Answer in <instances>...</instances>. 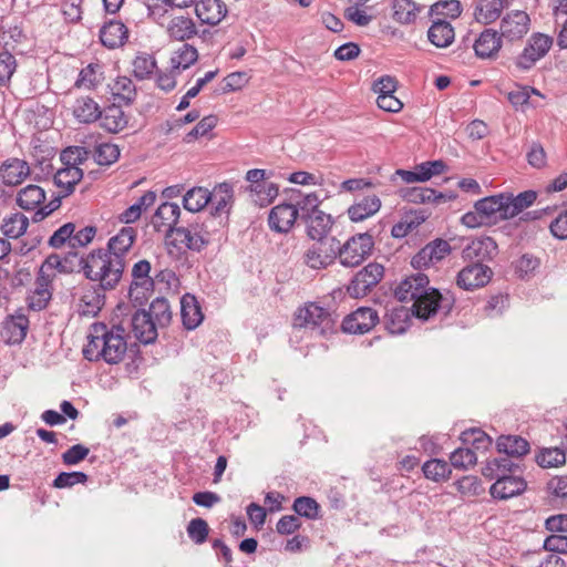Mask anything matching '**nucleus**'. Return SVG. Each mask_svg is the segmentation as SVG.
<instances>
[{"label":"nucleus","instance_id":"2","mask_svg":"<svg viewBox=\"0 0 567 567\" xmlns=\"http://www.w3.org/2000/svg\"><path fill=\"white\" fill-rule=\"evenodd\" d=\"M92 329L94 334L90 337L89 343L83 349V357L87 361L103 360L107 364H117L127 355L131 361L126 363V371L137 372L143 362L138 343L128 344L125 336L107 332V326L103 322L93 323Z\"/></svg>","mask_w":567,"mask_h":567},{"label":"nucleus","instance_id":"10","mask_svg":"<svg viewBox=\"0 0 567 567\" xmlns=\"http://www.w3.org/2000/svg\"><path fill=\"white\" fill-rule=\"evenodd\" d=\"M498 255L496 240L491 236H481L471 239L462 250L465 262L486 264Z\"/></svg>","mask_w":567,"mask_h":567},{"label":"nucleus","instance_id":"37","mask_svg":"<svg viewBox=\"0 0 567 567\" xmlns=\"http://www.w3.org/2000/svg\"><path fill=\"white\" fill-rule=\"evenodd\" d=\"M380 207V198L377 195H370L352 204L347 213L351 221L359 223L374 215Z\"/></svg>","mask_w":567,"mask_h":567},{"label":"nucleus","instance_id":"12","mask_svg":"<svg viewBox=\"0 0 567 567\" xmlns=\"http://www.w3.org/2000/svg\"><path fill=\"white\" fill-rule=\"evenodd\" d=\"M378 311L371 307H360L344 317L341 330L351 334H364L379 322Z\"/></svg>","mask_w":567,"mask_h":567},{"label":"nucleus","instance_id":"31","mask_svg":"<svg viewBox=\"0 0 567 567\" xmlns=\"http://www.w3.org/2000/svg\"><path fill=\"white\" fill-rule=\"evenodd\" d=\"M412 313L409 308L400 306L389 310L383 319L385 329L391 334L404 333L411 324Z\"/></svg>","mask_w":567,"mask_h":567},{"label":"nucleus","instance_id":"62","mask_svg":"<svg viewBox=\"0 0 567 567\" xmlns=\"http://www.w3.org/2000/svg\"><path fill=\"white\" fill-rule=\"evenodd\" d=\"M186 532L192 542L196 545H202L208 538L209 526L204 518L196 517L188 523Z\"/></svg>","mask_w":567,"mask_h":567},{"label":"nucleus","instance_id":"60","mask_svg":"<svg viewBox=\"0 0 567 567\" xmlns=\"http://www.w3.org/2000/svg\"><path fill=\"white\" fill-rule=\"evenodd\" d=\"M462 13V6L458 0H443L432 4L429 9L427 16H447L456 19Z\"/></svg>","mask_w":567,"mask_h":567},{"label":"nucleus","instance_id":"22","mask_svg":"<svg viewBox=\"0 0 567 567\" xmlns=\"http://www.w3.org/2000/svg\"><path fill=\"white\" fill-rule=\"evenodd\" d=\"M181 217V208L177 204L165 202L158 206L154 216L153 225L157 230L166 227V237L173 236L175 228H178L177 223Z\"/></svg>","mask_w":567,"mask_h":567},{"label":"nucleus","instance_id":"61","mask_svg":"<svg viewBox=\"0 0 567 567\" xmlns=\"http://www.w3.org/2000/svg\"><path fill=\"white\" fill-rule=\"evenodd\" d=\"M432 194L434 188L413 186L401 190L403 200L412 204H427L432 203Z\"/></svg>","mask_w":567,"mask_h":567},{"label":"nucleus","instance_id":"26","mask_svg":"<svg viewBox=\"0 0 567 567\" xmlns=\"http://www.w3.org/2000/svg\"><path fill=\"white\" fill-rule=\"evenodd\" d=\"M480 59L493 58L502 47V37L493 29H485L472 44Z\"/></svg>","mask_w":567,"mask_h":567},{"label":"nucleus","instance_id":"8","mask_svg":"<svg viewBox=\"0 0 567 567\" xmlns=\"http://www.w3.org/2000/svg\"><path fill=\"white\" fill-rule=\"evenodd\" d=\"M194 230L199 236H203V239L207 240V246L213 243H220L226 237V229L228 226V217L221 215H215L213 213H208L205 215H199L189 220Z\"/></svg>","mask_w":567,"mask_h":567},{"label":"nucleus","instance_id":"56","mask_svg":"<svg viewBox=\"0 0 567 567\" xmlns=\"http://www.w3.org/2000/svg\"><path fill=\"white\" fill-rule=\"evenodd\" d=\"M156 68V60L152 54L140 53L133 60V74L137 80L148 79Z\"/></svg>","mask_w":567,"mask_h":567},{"label":"nucleus","instance_id":"45","mask_svg":"<svg viewBox=\"0 0 567 567\" xmlns=\"http://www.w3.org/2000/svg\"><path fill=\"white\" fill-rule=\"evenodd\" d=\"M155 199L156 194L153 190L145 192L133 205L120 214V221L124 224L135 223L141 217L143 210L155 203Z\"/></svg>","mask_w":567,"mask_h":567},{"label":"nucleus","instance_id":"16","mask_svg":"<svg viewBox=\"0 0 567 567\" xmlns=\"http://www.w3.org/2000/svg\"><path fill=\"white\" fill-rule=\"evenodd\" d=\"M131 326L135 338L143 344H152L157 339V323L152 319L145 308H138L131 318Z\"/></svg>","mask_w":567,"mask_h":567},{"label":"nucleus","instance_id":"51","mask_svg":"<svg viewBox=\"0 0 567 567\" xmlns=\"http://www.w3.org/2000/svg\"><path fill=\"white\" fill-rule=\"evenodd\" d=\"M535 462L543 468L558 467L566 463V452L559 447H542L535 454Z\"/></svg>","mask_w":567,"mask_h":567},{"label":"nucleus","instance_id":"29","mask_svg":"<svg viewBox=\"0 0 567 567\" xmlns=\"http://www.w3.org/2000/svg\"><path fill=\"white\" fill-rule=\"evenodd\" d=\"M289 200L292 203V206L298 208L299 218L305 221L307 218L315 215L317 212H320L319 206L321 204V199L313 192L303 195L299 189H291V194Z\"/></svg>","mask_w":567,"mask_h":567},{"label":"nucleus","instance_id":"44","mask_svg":"<svg viewBox=\"0 0 567 567\" xmlns=\"http://www.w3.org/2000/svg\"><path fill=\"white\" fill-rule=\"evenodd\" d=\"M102 110L99 104L89 96L76 100L73 114L81 123L90 124L100 120Z\"/></svg>","mask_w":567,"mask_h":567},{"label":"nucleus","instance_id":"52","mask_svg":"<svg viewBox=\"0 0 567 567\" xmlns=\"http://www.w3.org/2000/svg\"><path fill=\"white\" fill-rule=\"evenodd\" d=\"M146 312H150L152 319L159 328L168 327L172 321V310L168 300L164 297L155 298Z\"/></svg>","mask_w":567,"mask_h":567},{"label":"nucleus","instance_id":"23","mask_svg":"<svg viewBox=\"0 0 567 567\" xmlns=\"http://www.w3.org/2000/svg\"><path fill=\"white\" fill-rule=\"evenodd\" d=\"M194 4L199 21L209 25H217L228 12L221 0H196Z\"/></svg>","mask_w":567,"mask_h":567},{"label":"nucleus","instance_id":"13","mask_svg":"<svg viewBox=\"0 0 567 567\" xmlns=\"http://www.w3.org/2000/svg\"><path fill=\"white\" fill-rule=\"evenodd\" d=\"M298 208L289 200L274 206L268 215V226L277 234H287L299 218Z\"/></svg>","mask_w":567,"mask_h":567},{"label":"nucleus","instance_id":"3","mask_svg":"<svg viewBox=\"0 0 567 567\" xmlns=\"http://www.w3.org/2000/svg\"><path fill=\"white\" fill-rule=\"evenodd\" d=\"M83 267L85 279L100 287V291H111L117 287L123 277L125 260L110 256L109 250L95 248L86 254V262Z\"/></svg>","mask_w":567,"mask_h":567},{"label":"nucleus","instance_id":"55","mask_svg":"<svg viewBox=\"0 0 567 567\" xmlns=\"http://www.w3.org/2000/svg\"><path fill=\"white\" fill-rule=\"evenodd\" d=\"M292 509L297 516L317 519L319 518L320 505L310 496H299L293 501Z\"/></svg>","mask_w":567,"mask_h":567},{"label":"nucleus","instance_id":"64","mask_svg":"<svg viewBox=\"0 0 567 567\" xmlns=\"http://www.w3.org/2000/svg\"><path fill=\"white\" fill-rule=\"evenodd\" d=\"M89 480V475L84 472H60L52 482L54 488H69L75 484H84Z\"/></svg>","mask_w":567,"mask_h":567},{"label":"nucleus","instance_id":"15","mask_svg":"<svg viewBox=\"0 0 567 567\" xmlns=\"http://www.w3.org/2000/svg\"><path fill=\"white\" fill-rule=\"evenodd\" d=\"M474 208L482 214L488 225L508 219L504 192L476 200Z\"/></svg>","mask_w":567,"mask_h":567},{"label":"nucleus","instance_id":"35","mask_svg":"<svg viewBox=\"0 0 567 567\" xmlns=\"http://www.w3.org/2000/svg\"><path fill=\"white\" fill-rule=\"evenodd\" d=\"M101 126L110 133H118L127 126L128 118L120 105L111 104L101 112Z\"/></svg>","mask_w":567,"mask_h":567},{"label":"nucleus","instance_id":"11","mask_svg":"<svg viewBox=\"0 0 567 567\" xmlns=\"http://www.w3.org/2000/svg\"><path fill=\"white\" fill-rule=\"evenodd\" d=\"M337 258L338 239L332 237L330 243L321 239L313 244L303 256L305 264L312 269H322L331 265Z\"/></svg>","mask_w":567,"mask_h":567},{"label":"nucleus","instance_id":"17","mask_svg":"<svg viewBox=\"0 0 567 567\" xmlns=\"http://www.w3.org/2000/svg\"><path fill=\"white\" fill-rule=\"evenodd\" d=\"M526 487V481L515 473L508 476H499L489 487V494L495 499L505 501L523 494Z\"/></svg>","mask_w":567,"mask_h":567},{"label":"nucleus","instance_id":"43","mask_svg":"<svg viewBox=\"0 0 567 567\" xmlns=\"http://www.w3.org/2000/svg\"><path fill=\"white\" fill-rule=\"evenodd\" d=\"M422 472L426 480L442 483L450 480L452 466L445 460L431 458L422 465Z\"/></svg>","mask_w":567,"mask_h":567},{"label":"nucleus","instance_id":"30","mask_svg":"<svg viewBox=\"0 0 567 567\" xmlns=\"http://www.w3.org/2000/svg\"><path fill=\"white\" fill-rule=\"evenodd\" d=\"M186 224V226L175 228L173 233L175 238L171 244L176 246V243H179L188 250L200 252L207 247V240L203 239V236H199L196 230H194V226L189 220H187Z\"/></svg>","mask_w":567,"mask_h":567},{"label":"nucleus","instance_id":"63","mask_svg":"<svg viewBox=\"0 0 567 567\" xmlns=\"http://www.w3.org/2000/svg\"><path fill=\"white\" fill-rule=\"evenodd\" d=\"M218 118L216 115H207L203 117L183 138L185 143H192L199 136L207 135L213 128L216 127Z\"/></svg>","mask_w":567,"mask_h":567},{"label":"nucleus","instance_id":"33","mask_svg":"<svg viewBox=\"0 0 567 567\" xmlns=\"http://www.w3.org/2000/svg\"><path fill=\"white\" fill-rule=\"evenodd\" d=\"M166 32L171 40L186 41L197 34V28L192 18L178 16L171 19Z\"/></svg>","mask_w":567,"mask_h":567},{"label":"nucleus","instance_id":"36","mask_svg":"<svg viewBox=\"0 0 567 567\" xmlns=\"http://www.w3.org/2000/svg\"><path fill=\"white\" fill-rule=\"evenodd\" d=\"M105 293L106 291H100V287L96 285H92L89 289H85L81 297V316H97L105 305Z\"/></svg>","mask_w":567,"mask_h":567},{"label":"nucleus","instance_id":"9","mask_svg":"<svg viewBox=\"0 0 567 567\" xmlns=\"http://www.w3.org/2000/svg\"><path fill=\"white\" fill-rule=\"evenodd\" d=\"M494 276L493 269L486 264L466 262L456 276V285L466 291L487 286Z\"/></svg>","mask_w":567,"mask_h":567},{"label":"nucleus","instance_id":"57","mask_svg":"<svg viewBox=\"0 0 567 567\" xmlns=\"http://www.w3.org/2000/svg\"><path fill=\"white\" fill-rule=\"evenodd\" d=\"M120 148L116 144L101 143L95 146L94 161L101 166H110L120 157Z\"/></svg>","mask_w":567,"mask_h":567},{"label":"nucleus","instance_id":"7","mask_svg":"<svg viewBox=\"0 0 567 567\" xmlns=\"http://www.w3.org/2000/svg\"><path fill=\"white\" fill-rule=\"evenodd\" d=\"M551 45V37L539 32L532 34L523 52L516 58L515 65L522 71L532 69L548 53Z\"/></svg>","mask_w":567,"mask_h":567},{"label":"nucleus","instance_id":"25","mask_svg":"<svg viewBox=\"0 0 567 567\" xmlns=\"http://www.w3.org/2000/svg\"><path fill=\"white\" fill-rule=\"evenodd\" d=\"M496 451L508 457L520 458L529 453V442L520 435H499L496 440Z\"/></svg>","mask_w":567,"mask_h":567},{"label":"nucleus","instance_id":"32","mask_svg":"<svg viewBox=\"0 0 567 567\" xmlns=\"http://www.w3.org/2000/svg\"><path fill=\"white\" fill-rule=\"evenodd\" d=\"M509 4L508 0H477L474 16L477 22L489 24L496 21Z\"/></svg>","mask_w":567,"mask_h":567},{"label":"nucleus","instance_id":"42","mask_svg":"<svg viewBox=\"0 0 567 567\" xmlns=\"http://www.w3.org/2000/svg\"><path fill=\"white\" fill-rule=\"evenodd\" d=\"M45 200V192L38 185H28L17 195V204L24 210H37Z\"/></svg>","mask_w":567,"mask_h":567},{"label":"nucleus","instance_id":"4","mask_svg":"<svg viewBox=\"0 0 567 567\" xmlns=\"http://www.w3.org/2000/svg\"><path fill=\"white\" fill-rule=\"evenodd\" d=\"M378 235L377 227H372L365 233L351 236L343 245L338 240L340 264L344 267L361 265L372 254L374 237Z\"/></svg>","mask_w":567,"mask_h":567},{"label":"nucleus","instance_id":"41","mask_svg":"<svg viewBox=\"0 0 567 567\" xmlns=\"http://www.w3.org/2000/svg\"><path fill=\"white\" fill-rule=\"evenodd\" d=\"M83 169L80 167L63 166L53 176V183L56 187L64 190V195H72L76 184L83 178Z\"/></svg>","mask_w":567,"mask_h":567},{"label":"nucleus","instance_id":"20","mask_svg":"<svg viewBox=\"0 0 567 567\" xmlns=\"http://www.w3.org/2000/svg\"><path fill=\"white\" fill-rule=\"evenodd\" d=\"M137 237V231L131 226L121 228V230L111 237L105 248L101 250H109L110 256L125 260V255L130 251Z\"/></svg>","mask_w":567,"mask_h":567},{"label":"nucleus","instance_id":"21","mask_svg":"<svg viewBox=\"0 0 567 567\" xmlns=\"http://www.w3.org/2000/svg\"><path fill=\"white\" fill-rule=\"evenodd\" d=\"M99 37L103 47L107 49L121 48L128 39V29L122 21L110 20L102 25Z\"/></svg>","mask_w":567,"mask_h":567},{"label":"nucleus","instance_id":"46","mask_svg":"<svg viewBox=\"0 0 567 567\" xmlns=\"http://www.w3.org/2000/svg\"><path fill=\"white\" fill-rule=\"evenodd\" d=\"M29 226V219L22 213H11L4 217L1 224V233L7 238L17 239L24 235Z\"/></svg>","mask_w":567,"mask_h":567},{"label":"nucleus","instance_id":"58","mask_svg":"<svg viewBox=\"0 0 567 567\" xmlns=\"http://www.w3.org/2000/svg\"><path fill=\"white\" fill-rule=\"evenodd\" d=\"M113 90L115 91L114 95L123 101L125 105H131L136 99V87L127 76H118Z\"/></svg>","mask_w":567,"mask_h":567},{"label":"nucleus","instance_id":"59","mask_svg":"<svg viewBox=\"0 0 567 567\" xmlns=\"http://www.w3.org/2000/svg\"><path fill=\"white\" fill-rule=\"evenodd\" d=\"M450 461L451 466L458 470H467L468 466L476 464L477 457L474 450L464 445L451 453Z\"/></svg>","mask_w":567,"mask_h":567},{"label":"nucleus","instance_id":"50","mask_svg":"<svg viewBox=\"0 0 567 567\" xmlns=\"http://www.w3.org/2000/svg\"><path fill=\"white\" fill-rule=\"evenodd\" d=\"M209 190L205 187H193L183 197V206L190 213H198L209 204Z\"/></svg>","mask_w":567,"mask_h":567},{"label":"nucleus","instance_id":"27","mask_svg":"<svg viewBox=\"0 0 567 567\" xmlns=\"http://www.w3.org/2000/svg\"><path fill=\"white\" fill-rule=\"evenodd\" d=\"M181 317L187 330L196 329L203 321L202 308L194 295L187 292L181 298Z\"/></svg>","mask_w":567,"mask_h":567},{"label":"nucleus","instance_id":"6","mask_svg":"<svg viewBox=\"0 0 567 567\" xmlns=\"http://www.w3.org/2000/svg\"><path fill=\"white\" fill-rule=\"evenodd\" d=\"M384 276V267L379 262H370L359 270L347 287L352 298H361L368 295Z\"/></svg>","mask_w":567,"mask_h":567},{"label":"nucleus","instance_id":"53","mask_svg":"<svg viewBox=\"0 0 567 567\" xmlns=\"http://www.w3.org/2000/svg\"><path fill=\"white\" fill-rule=\"evenodd\" d=\"M249 192L255 205L266 207L278 196L279 187L277 184L270 182L267 185L249 186Z\"/></svg>","mask_w":567,"mask_h":567},{"label":"nucleus","instance_id":"28","mask_svg":"<svg viewBox=\"0 0 567 567\" xmlns=\"http://www.w3.org/2000/svg\"><path fill=\"white\" fill-rule=\"evenodd\" d=\"M515 473H522L520 465L514 463L508 457H494L487 460L482 467V475L487 480L497 481L499 476H508Z\"/></svg>","mask_w":567,"mask_h":567},{"label":"nucleus","instance_id":"47","mask_svg":"<svg viewBox=\"0 0 567 567\" xmlns=\"http://www.w3.org/2000/svg\"><path fill=\"white\" fill-rule=\"evenodd\" d=\"M463 445L475 451H487L493 441L492 437L480 427H471L460 435Z\"/></svg>","mask_w":567,"mask_h":567},{"label":"nucleus","instance_id":"39","mask_svg":"<svg viewBox=\"0 0 567 567\" xmlns=\"http://www.w3.org/2000/svg\"><path fill=\"white\" fill-rule=\"evenodd\" d=\"M303 223L307 225V235L309 238L320 241L321 239H326L333 225V219L331 215L320 210L311 215V217H309V219L307 218Z\"/></svg>","mask_w":567,"mask_h":567},{"label":"nucleus","instance_id":"34","mask_svg":"<svg viewBox=\"0 0 567 567\" xmlns=\"http://www.w3.org/2000/svg\"><path fill=\"white\" fill-rule=\"evenodd\" d=\"M454 38V28L446 20L437 19L433 21L427 30V39L436 48L450 47L453 43Z\"/></svg>","mask_w":567,"mask_h":567},{"label":"nucleus","instance_id":"38","mask_svg":"<svg viewBox=\"0 0 567 567\" xmlns=\"http://www.w3.org/2000/svg\"><path fill=\"white\" fill-rule=\"evenodd\" d=\"M508 219L519 215L524 209L530 207L537 199V192L533 189L524 190L517 195L504 192Z\"/></svg>","mask_w":567,"mask_h":567},{"label":"nucleus","instance_id":"54","mask_svg":"<svg viewBox=\"0 0 567 567\" xmlns=\"http://www.w3.org/2000/svg\"><path fill=\"white\" fill-rule=\"evenodd\" d=\"M540 266V259L533 254H523L513 262L514 272L517 278L527 280L535 275L536 269Z\"/></svg>","mask_w":567,"mask_h":567},{"label":"nucleus","instance_id":"18","mask_svg":"<svg viewBox=\"0 0 567 567\" xmlns=\"http://www.w3.org/2000/svg\"><path fill=\"white\" fill-rule=\"evenodd\" d=\"M29 318L21 313L16 312L9 315L2 322L1 337L8 344H21L29 330Z\"/></svg>","mask_w":567,"mask_h":567},{"label":"nucleus","instance_id":"40","mask_svg":"<svg viewBox=\"0 0 567 567\" xmlns=\"http://www.w3.org/2000/svg\"><path fill=\"white\" fill-rule=\"evenodd\" d=\"M425 7L414 2L413 0H393L392 18L400 24H412L416 21L417 14Z\"/></svg>","mask_w":567,"mask_h":567},{"label":"nucleus","instance_id":"1","mask_svg":"<svg viewBox=\"0 0 567 567\" xmlns=\"http://www.w3.org/2000/svg\"><path fill=\"white\" fill-rule=\"evenodd\" d=\"M430 279L423 272H416L405 277L394 288V297L401 301H413L410 311L412 316L423 322L429 321L439 311L447 316L455 303L451 291L441 292L437 288L430 287Z\"/></svg>","mask_w":567,"mask_h":567},{"label":"nucleus","instance_id":"19","mask_svg":"<svg viewBox=\"0 0 567 567\" xmlns=\"http://www.w3.org/2000/svg\"><path fill=\"white\" fill-rule=\"evenodd\" d=\"M210 212L215 215L227 216L229 218L230 210L234 205V187L233 184L224 182L217 184L209 192Z\"/></svg>","mask_w":567,"mask_h":567},{"label":"nucleus","instance_id":"5","mask_svg":"<svg viewBox=\"0 0 567 567\" xmlns=\"http://www.w3.org/2000/svg\"><path fill=\"white\" fill-rule=\"evenodd\" d=\"M295 328H306L318 337H327L336 331V319L316 302L299 308L293 316Z\"/></svg>","mask_w":567,"mask_h":567},{"label":"nucleus","instance_id":"49","mask_svg":"<svg viewBox=\"0 0 567 567\" xmlns=\"http://www.w3.org/2000/svg\"><path fill=\"white\" fill-rule=\"evenodd\" d=\"M198 60V51L195 47L184 43L179 47L171 58V68L173 71L179 72L186 70Z\"/></svg>","mask_w":567,"mask_h":567},{"label":"nucleus","instance_id":"24","mask_svg":"<svg viewBox=\"0 0 567 567\" xmlns=\"http://www.w3.org/2000/svg\"><path fill=\"white\" fill-rule=\"evenodd\" d=\"M30 174L29 164L19 158H9L0 166V178L4 185L16 186Z\"/></svg>","mask_w":567,"mask_h":567},{"label":"nucleus","instance_id":"14","mask_svg":"<svg viewBox=\"0 0 567 567\" xmlns=\"http://www.w3.org/2000/svg\"><path fill=\"white\" fill-rule=\"evenodd\" d=\"M529 25V16L525 11L514 10L502 19L498 35L509 42L520 40L528 32Z\"/></svg>","mask_w":567,"mask_h":567},{"label":"nucleus","instance_id":"48","mask_svg":"<svg viewBox=\"0 0 567 567\" xmlns=\"http://www.w3.org/2000/svg\"><path fill=\"white\" fill-rule=\"evenodd\" d=\"M152 266L146 259L138 260L132 268V280L128 287H133V290L142 288L144 290L155 288L154 279L150 276Z\"/></svg>","mask_w":567,"mask_h":567}]
</instances>
